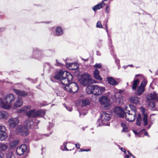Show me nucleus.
<instances>
[{
  "instance_id": "55",
  "label": "nucleus",
  "mask_w": 158,
  "mask_h": 158,
  "mask_svg": "<svg viewBox=\"0 0 158 158\" xmlns=\"http://www.w3.org/2000/svg\"><path fill=\"white\" fill-rule=\"evenodd\" d=\"M89 151V149H85L83 150L81 149L80 151H79V152H83V151Z\"/></svg>"
},
{
  "instance_id": "59",
  "label": "nucleus",
  "mask_w": 158,
  "mask_h": 158,
  "mask_svg": "<svg viewBox=\"0 0 158 158\" xmlns=\"http://www.w3.org/2000/svg\"><path fill=\"white\" fill-rule=\"evenodd\" d=\"M105 26L106 27V30L107 32H108V28H107V26L106 24H105Z\"/></svg>"
},
{
  "instance_id": "22",
  "label": "nucleus",
  "mask_w": 158,
  "mask_h": 158,
  "mask_svg": "<svg viewBox=\"0 0 158 158\" xmlns=\"http://www.w3.org/2000/svg\"><path fill=\"white\" fill-rule=\"evenodd\" d=\"M26 114L28 117H36V111L35 110H28L26 112Z\"/></svg>"
},
{
  "instance_id": "8",
  "label": "nucleus",
  "mask_w": 158,
  "mask_h": 158,
  "mask_svg": "<svg viewBox=\"0 0 158 158\" xmlns=\"http://www.w3.org/2000/svg\"><path fill=\"white\" fill-rule=\"evenodd\" d=\"M19 121L17 118H10L8 121L9 127L10 128L15 127L19 123Z\"/></svg>"
},
{
  "instance_id": "61",
  "label": "nucleus",
  "mask_w": 158,
  "mask_h": 158,
  "mask_svg": "<svg viewBox=\"0 0 158 158\" xmlns=\"http://www.w3.org/2000/svg\"><path fill=\"white\" fill-rule=\"evenodd\" d=\"M49 125L50 126H51V127H52L53 126V125L52 123H49Z\"/></svg>"
},
{
  "instance_id": "2",
  "label": "nucleus",
  "mask_w": 158,
  "mask_h": 158,
  "mask_svg": "<svg viewBox=\"0 0 158 158\" xmlns=\"http://www.w3.org/2000/svg\"><path fill=\"white\" fill-rule=\"evenodd\" d=\"M73 79L72 75L69 72L64 71L63 74V77L60 79L61 84L64 86L69 85V84L72 81Z\"/></svg>"
},
{
  "instance_id": "49",
  "label": "nucleus",
  "mask_w": 158,
  "mask_h": 158,
  "mask_svg": "<svg viewBox=\"0 0 158 158\" xmlns=\"http://www.w3.org/2000/svg\"><path fill=\"white\" fill-rule=\"evenodd\" d=\"M56 65L57 66H60L61 65V64L57 60H56Z\"/></svg>"
},
{
  "instance_id": "44",
  "label": "nucleus",
  "mask_w": 158,
  "mask_h": 158,
  "mask_svg": "<svg viewBox=\"0 0 158 158\" xmlns=\"http://www.w3.org/2000/svg\"><path fill=\"white\" fill-rule=\"evenodd\" d=\"M147 83V81H146L144 80L141 82V84L140 86L143 87L144 88H145Z\"/></svg>"
},
{
  "instance_id": "3",
  "label": "nucleus",
  "mask_w": 158,
  "mask_h": 158,
  "mask_svg": "<svg viewBox=\"0 0 158 158\" xmlns=\"http://www.w3.org/2000/svg\"><path fill=\"white\" fill-rule=\"evenodd\" d=\"M110 117L109 114L105 112H103L101 115V119L98 121V125H108L109 124L108 121L110 120Z\"/></svg>"
},
{
  "instance_id": "52",
  "label": "nucleus",
  "mask_w": 158,
  "mask_h": 158,
  "mask_svg": "<svg viewBox=\"0 0 158 158\" xmlns=\"http://www.w3.org/2000/svg\"><path fill=\"white\" fill-rule=\"evenodd\" d=\"M109 6H106V12L107 13H108L109 11Z\"/></svg>"
},
{
  "instance_id": "27",
  "label": "nucleus",
  "mask_w": 158,
  "mask_h": 158,
  "mask_svg": "<svg viewBox=\"0 0 158 158\" xmlns=\"http://www.w3.org/2000/svg\"><path fill=\"white\" fill-rule=\"evenodd\" d=\"M55 35L56 36L61 35L63 34V31L61 27H58L55 31Z\"/></svg>"
},
{
  "instance_id": "62",
  "label": "nucleus",
  "mask_w": 158,
  "mask_h": 158,
  "mask_svg": "<svg viewBox=\"0 0 158 158\" xmlns=\"http://www.w3.org/2000/svg\"><path fill=\"white\" fill-rule=\"evenodd\" d=\"M144 134L145 135L148 136V132H144Z\"/></svg>"
},
{
  "instance_id": "20",
  "label": "nucleus",
  "mask_w": 158,
  "mask_h": 158,
  "mask_svg": "<svg viewBox=\"0 0 158 158\" xmlns=\"http://www.w3.org/2000/svg\"><path fill=\"white\" fill-rule=\"evenodd\" d=\"M130 101L135 104H139V98L137 97H132L129 99Z\"/></svg>"
},
{
  "instance_id": "39",
  "label": "nucleus",
  "mask_w": 158,
  "mask_h": 158,
  "mask_svg": "<svg viewBox=\"0 0 158 158\" xmlns=\"http://www.w3.org/2000/svg\"><path fill=\"white\" fill-rule=\"evenodd\" d=\"M121 125L123 128L122 131H127L128 130V128L126 126L125 124L124 123H121Z\"/></svg>"
},
{
  "instance_id": "6",
  "label": "nucleus",
  "mask_w": 158,
  "mask_h": 158,
  "mask_svg": "<svg viewBox=\"0 0 158 158\" xmlns=\"http://www.w3.org/2000/svg\"><path fill=\"white\" fill-rule=\"evenodd\" d=\"M79 81L83 85H88L89 82L92 81L90 75L88 73H84L80 79Z\"/></svg>"
},
{
  "instance_id": "54",
  "label": "nucleus",
  "mask_w": 158,
  "mask_h": 158,
  "mask_svg": "<svg viewBox=\"0 0 158 158\" xmlns=\"http://www.w3.org/2000/svg\"><path fill=\"white\" fill-rule=\"evenodd\" d=\"M120 149L122 152H123L124 153H126V151L125 149L123 148H120Z\"/></svg>"
},
{
  "instance_id": "53",
  "label": "nucleus",
  "mask_w": 158,
  "mask_h": 158,
  "mask_svg": "<svg viewBox=\"0 0 158 158\" xmlns=\"http://www.w3.org/2000/svg\"><path fill=\"white\" fill-rule=\"evenodd\" d=\"M0 158H4V154L2 152H0Z\"/></svg>"
},
{
  "instance_id": "4",
  "label": "nucleus",
  "mask_w": 158,
  "mask_h": 158,
  "mask_svg": "<svg viewBox=\"0 0 158 158\" xmlns=\"http://www.w3.org/2000/svg\"><path fill=\"white\" fill-rule=\"evenodd\" d=\"M63 87L65 90L74 93L77 92L78 89V87L75 82L71 83V82L69 85L64 86Z\"/></svg>"
},
{
  "instance_id": "30",
  "label": "nucleus",
  "mask_w": 158,
  "mask_h": 158,
  "mask_svg": "<svg viewBox=\"0 0 158 158\" xmlns=\"http://www.w3.org/2000/svg\"><path fill=\"white\" fill-rule=\"evenodd\" d=\"M144 88L140 86L138 87L137 91L136 92V94L138 95H140L144 92Z\"/></svg>"
},
{
  "instance_id": "47",
  "label": "nucleus",
  "mask_w": 158,
  "mask_h": 158,
  "mask_svg": "<svg viewBox=\"0 0 158 158\" xmlns=\"http://www.w3.org/2000/svg\"><path fill=\"white\" fill-rule=\"evenodd\" d=\"M101 65L100 64H96L94 65V67L95 68H100L101 67Z\"/></svg>"
},
{
  "instance_id": "34",
  "label": "nucleus",
  "mask_w": 158,
  "mask_h": 158,
  "mask_svg": "<svg viewBox=\"0 0 158 158\" xmlns=\"http://www.w3.org/2000/svg\"><path fill=\"white\" fill-rule=\"evenodd\" d=\"M142 120L143 121V120L140 114H138L136 119V125L139 126H141Z\"/></svg>"
},
{
  "instance_id": "43",
  "label": "nucleus",
  "mask_w": 158,
  "mask_h": 158,
  "mask_svg": "<svg viewBox=\"0 0 158 158\" xmlns=\"http://www.w3.org/2000/svg\"><path fill=\"white\" fill-rule=\"evenodd\" d=\"M96 27L99 28H103V27L102 25L101 22L100 21H98V22L96 24Z\"/></svg>"
},
{
  "instance_id": "21",
  "label": "nucleus",
  "mask_w": 158,
  "mask_h": 158,
  "mask_svg": "<svg viewBox=\"0 0 158 158\" xmlns=\"http://www.w3.org/2000/svg\"><path fill=\"white\" fill-rule=\"evenodd\" d=\"M33 54L34 57L37 58L39 60L40 59L42 56V54L41 52L37 49L34 51Z\"/></svg>"
},
{
  "instance_id": "50",
  "label": "nucleus",
  "mask_w": 158,
  "mask_h": 158,
  "mask_svg": "<svg viewBox=\"0 0 158 158\" xmlns=\"http://www.w3.org/2000/svg\"><path fill=\"white\" fill-rule=\"evenodd\" d=\"M39 123V121L38 120H35V122H34L35 125V127H37V124Z\"/></svg>"
},
{
  "instance_id": "23",
  "label": "nucleus",
  "mask_w": 158,
  "mask_h": 158,
  "mask_svg": "<svg viewBox=\"0 0 158 158\" xmlns=\"http://www.w3.org/2000/svg\"><path fill=\"white\" fill-rule=\"evenodd\" d=\"M107 80L109 83L112 85H115L118 84V82L112 77H107Z\"/></svg>"
},
{
  "instance_id": "28",
  "label": "nucleus",
  "mask_w": 158,
  "mask_h": 158,
  "mask_svg": "<svg viewBox=\"0 0 158 158\" xmlns=\"http://www.w3.org/2000/svg\"><path fill=\"white\" fill-rule=\"evenodd\" d=\"M8 148L7 145L4 143L0 142V151H5Z\"/></svg>"
},
{
  "instance_id": "7",
  "label": "nucleus",
  "mask_w": 158,
  "mask_h": 158,
  "mask_svg": "<svg viewBox=\"0 0 158 158\" xmlns=\"http://www.w3.org/2000/svg\"><path fill=\"white\" fill-rule=\"evenodd\" d=\"M99 100L101 104L106 109H107L110 105V99L107 96H102L99 98Z\"/></svg>"
},
{
  "instance_id": "40",
  "label": "nucleus",
  "mask_w": 158,
  "mask_h": 158,
  "mask_svg": "<svg viewBox=\"0 0 158 158\" xmlns=\"http://www.w3.org/2000/svg\"><path fill=\"white\" fill-rule=\"evenodd\" d=\"M89 100L87 99L83 100L82 101V105L83 106H86L89 105Z\"/></svg>"
},
{
  "instance_id": "56",
  "label": "nucleus",
  "mask_w": 158,
  "mask_h": 158,
  "mask_svg": "<svg viewBox=\"0 0 158 158\" xmlns=\"http://www.w3.org/2000/svg\"><path fill=\"white\" fill-rule=\"evenodd\" d=\"M128 107L129 106H125V110H126V111H127V112H128V111H129L128 110H127V109L128 108Z\"/></svg>"
},
{
  "instance_id": "42",
  "label": "nucleus",
  "mask_w": 158,
  "mask_h": 158,
  "mask_svg": "<svg viewBox=\"0 0 158 158\" xmlns=\"http://www.w3.org/2000/svg\"><path fill=\"white\" fill-rule=\"evenodd\" d=\"M6 128L4 126L0 125V133L6 131Z\"/></svg>"
},
{
  "instance_id": "63",
  "label": "nucleus",
  "mask_w": 158,
  "mask_h": 158,
  "mask_svg": "<svg viewBox=\"0 0 158 158\" xmlns=\"http://www.w3.org/2000/svg\"><path fill=\"white\" fill-rule=\"evenodd\" d=\"M97 55H100V53L99 52H97Z\"/></svg>"
},
{
  "instance_id": "5",
  "label": "nucleus",
  "mask_w": 158,
  "mask_h": 158,
  "mask_svg": "<svg viewBox=\"0 0 158 158\" xmlns=\"http://www.w3.org/2000/svg\"><path fill=\"white\" fill-rule=\"evenodd\" d=\"M16 132L19 135L26 136L28 135L29 131L26 127L23 125H19L16 129Z\"/></svg>"
},
{
  "instance_id": "17",
  "label": "nucleus",
  "mask_w": 158,
  "mask_h": 158,
  "mask_svg": "<svg viewBox=\"0 0 158 158\" xmlns=\"http://www.w3.org/2000/svg\"><path fill=\"white\" fill-rule=\"evenodd\" d=\"M13 106L14 107H19L22 106L23 103L22 99L20 98H18L14 102Z\"/></svg>"
},
{
  "instance_id": "41",
  "label": "nucleus",
  "mask_w": 158,
  "mask_h": 158,
  "mask_svg": "<svg viewBox=\"0 0 158 158\" xmlns=\"http://www.w3.org/2000/svg\"><path fill=\"white\" fill-rule=\"evenodd\" d=\"M129 106L131 110L133 111V113L134 112L136 113V110L135 107L133 105L130 104L129 105Z\"/></svg>"
},
{
  "instance_id": "33",
  "label": "nucleus",
  "mask_w": 158,
  "mask_h": 158,
  "mask_svg": "<svg viewBox=\"0 0 158 158\" xmlns=\"http://www.w3.org/2000/svg\"><path fill=\"white\" fill-rule=\"evenodd\" d=\"M103 6V4L102 2L101 3H99L96 6L92 7L93 10L94 11H97V10H98L102 8V6Z\"/></svg>"
},
{
  "instance_id": "19",
  "label": "nucleus",
  "mask_w": 158,
  "mask_h": 158,
  "mask_svg": "<svg viewBox=\"0 0 158 158\" xmlns=\"http://www.w3.org/2000/svg\"><path fill=\"white\" fill-rule=\"evenodd\" d=\"M27 128L29 127L30 128H37V127H35V125L34 122L31 119H29L27 121L26 127Z\"/></svg>"
},
{
  "instance_id": "36",
  "label": "nucleus",
  "mask_w": 158,
  "mask_h": 158,
  "mask_svg": "<svg viewBox=\"0 0 158 158\" xmlns=\"http://www.w3.org/2000/svg\"><path fill=\"white\" fill-rule=\"evenodd\" d=\"M139 81L138 79H136L134 80L133 83L132 85V89L133 90L137 88V86L139 85Z\"/></svg>"
},
{
  "instance_id": "37",
  "label": "nucleus",
  "mask_w": 158,
  "mask_h": 158,
  "mask_svg": "<svg viewBox=\"0 0 158 158\" xmlns=\"http://www.w3.org/2000/svg\"><path fill=\"white\" fill-rule=\"evenodd\" d=\"M67 143H64L63 145L61 146V149L62 150L64 151L65 150L66 151H68L69 150H72V149H68L67 148L66 146H67Z\"/></svg>"
},
{
  "instance_id": "12",
  "label": "nucleus",
  "mask_w": 158,
  "mask_h": 158,
  "mask_svg": "<svg viewBox=\"0 0 158 158\" xmlns=\"http://www.w3.org/2000/svg\"><path fill=\"white\" fill-rule=\"evenodd\" d=\"M114 113L118 116L121 118L124 117L125 112L120 107H116L114 109Z\"/></svg>"
},
{
  "instance_id": "45",
  "label": "nucleus",
  "mask_w": 158,
  "mask_h": 158,
  "mask_svg": "<svg viewBox=\"0 0 158 158\" xmlns=\"http://www.w3.org/2000/svg\"><path fill=\"white\" fill-rule=\"evenodd\" d=\"M149 106L152 108H154L155 107V103L153 101H151L149 102Z\"/></svg>"
},
{
  "instance_id": "57",
  "label": "nucleus",
  "mask_w": 158,
  "mask_h": 158,
  "mask_svg": "<svg viewBox=\"0 0 158 158\" xmlns=\"http://www.w3.org/2000/svg\"><path fill=\"white\" fill-rule=\"evenodd\" d=\"M68 110L71 111L72 110V109L70 107L69 108H66Z\"/></svg>"
},
{
  "instance_id": "18",
  "label": "nucleus",
  "mask_w": 158,
  "mask_h": 158,
  "mask_svg": "<svg viewBox=\"0 0 158 158\" xmlns=\"http://www.w3.org/2000/svg\"><path fill=\"white\" fill-rule=\"evenodd\" d=\"M114 97L116 99V101L119 104H123V100L121 94L119 93H116L114 95Z\"/></svg>"
},
{
  "instance_id": "24",
  "label": "nucleus",
  "mask_w": 158,
  "mask_h": 158,
  "mask_svg": "<svg viewBox=\"0 0 158 158\" xmlns=\"http://www.w3.org/2000/svg\"><path fill=\"white\" fill-rule=\"evenodd\" d=\"M99 73V71L97 69H96L94 72L95 78L97 80L102 81V78L100 76Z\"/></svg>"
},
{
  "instance_id": "10",
  "label": "nucleus",
  "mask_w": 158,
  "mask_h": 158,
  "mask_svg": "<svg viewBox=\"0 0 158 158\" xmlns=\"http://www.w3.org/2000/svg\"><path fill=\"white\" fill-rule=\"evenodd\" d=\"M105 88L103 87L99 86L97 85H94L93 94L99 95L105 91Z\"/></svg>"
},
{
  "instance_id": "13",
  "label": "nucleus",
  "mask_w": 158,
  "mask_h": 158,
  "mask_svg": "<svg viewBox=\"0 0 158 158\" xmlns=\"http://www.w3.org/2000/svg\"><path fill=\"white\" fill-rule=\"evenodd\" d=\"M142 112V118L143 123L144 126L147 125L148 123V115L146 114L145 112L146 111V109L143 108L141 109Z\"/></svg>"
},
{
  "instance_id": "38",
  "label": "nucleus",
  "mask_w": 158,
  "mask_h": 158,
  "mask_svg": "<svg viewBox=\"0 0 158 158\" xmlns=\"http://www.w3.org/2000/svg\"><path fill=\"white\" fill-rule=\"evenodd\" d=\"M45 135L38 134L35 135L34 138L35 139L38 140L44 138Z\"/></svg>"
},
{
  "instance_id": "48",
  "label": "nucleus",
  "mask_w": 158,
  "mask_h": 158,
  "mask_svg": "<svg viewBox=\"0 0 158 158\" xmlns=\"http://www.w3.org/2000/svg\"><path fill=\"white\" fill-rule=\"evenodd\" d=\"M6 158H15V157L13 155L8 154L6 156Z\"/></svg>"
},
{
  "instance_id": "26",
  "label": "nucleus",
  "mask_w": 158,
  "mask_h": 158,
  "mask_svg": "<svg viewBox=\"0 0 158 158\" xmlns=\"http://www.w3.org/2000/svg\"><path fill=\"white\" fill-rule=\"evenodd\" d=\"M94 85L88 86L86 89V92L88 94H93Z\"/></svg>"
},
{
  "instance_id": "15",
  "label": "nucleus",
  "mask_w": 158,
  "mask_h": 158,
  "mask_svg": "<svg viewBox=\"0 0 158 158\" xmlns=\"http://www.w3.org/2000/svg\"><path fill=\"white\" fill-rule=\"evenodd\" d=\"M9 117L8 113L4 110H0V120H6Z\"/></svg>"
},
{
  "instance_id": "46",
  "label": "nucleus",
  "mask_w": 158,
  "mask_h": 158,
  "mask_svg": "<svg viewBox=\"0 0 158 158\" xmlns=\"http://www.w3.org/2000/svg\"><path fill=\"white\" fill-rule=\"evenodd\" d=\"M30 107L26 106L23 108V109H21L20 110V112H21L22 111H25L27 109H30Z\"/></svg>"
},
{
  "instance_id": "14",
  "label": "nucleus",
  "mask_w": 158,
  "mask_h": 158,
  "mask_svg": "<svg viewBox=\"0 0 158 158\" xmlns=\"http://www.w3.org/2000/svg\"><path fill=\"white\" fill-rule=\"evenodd\" d=\"M147 99L148 100H153L158 101V94L154 92L153 93L148 95L147 97Z\"/></svg>"
},
{
  "instance_id": "9",
  "label": "nucleus",
  "mask_w": 158,
  "mask_h": 158,
  "mask_svg": "<svg viewBox=\"0 0 158 158\" xmlns=\"http://www.w3.org/2000/svg\"><path fill=\"white\" fill-rule=\"evenodd\" d=\"M136 115V113H131L130 111H128V112L125 113L124 117L129 122H131L135 120Z\"/></svg>"
},
{
  "instance_id": "11",
  "label": "nucleus",
  "mask_w": 158,
  "mask_h": 158,
  "mask_svg": "<svg viewBox=\"0 0 158 158\" xmlns=\"http://www.w3.org/2000/svg\"><path fill=\"white\" fill-rule=\"evenodd\" d=\"M27 147L25 144L22 145L18 146L16 149V152L19 155H23L24 152L27 150Z\"/></svg>"
},
{
  "instance_id": "60",
  "label": "nucleus",
  "mask_w": 158,
  "mask_h": 158,
  "mask_svg": "<svg viewBox=\"0 0 158 158\" xmlns=\"http://www.w3.org/2000/svg\"><path fill=\"white\" fill-rule=\"evenodd\" d=\"M107 0H103L102 2V3L103 4V6H105V3L104 2L105 1H107Z\"/></svg>"
},
{
  "instance_id": "64",
  "label": "nucleus",
  "mask_w": 158,
  "mask_h": 158,
  "mask_svg": "<svg viewBox=\"0 0 158 158\" xmlns=\"http://www.w3.org/2000/svg\"><path fill=\"white\" fill-rule=\"evenodd\" d=\"M51 133H52V132H51V133H50V134H47V135H46V136H49V135H50V134H51Z\"/></svg>"
},
{
  "instance_id": "58",
  "label": "nucleus",
  "mask_w": 158,
  "mask_h": 158,
  "mask_svg": "<svg viewBox=\"0 0 158 158\" xmlns=\"http://www.w3.org/2000/svg\"><path fill=\"white\" fill-rule=\"evenodd\" d=\"M129 156L127 155H126L125 156L124 158H129Z\"/></svg>"
},
{
  "instance_id": "32",
  "label": "nucleus",
  "mask_w": 158,
  "mask_h": 158,
  "mask_svg": "<svg viewBox=\"0 0 158 158\" xmlns=\"http://www.w3.org/2000/svg\"><path fill=\"white\" fill-rule=\"evenodd\" d=\"M69 69L71 70H75L78 69V66L77 64L76 63H70L69 64Z\"/></svg>"
},
{
  "instance_id": "29",
  "label": "nucleus",
  "mask_w": 158,
  "mask_h": 158,
  "mask_svg": "<svg viewBox=\"0 0 158 158\" xmlns=\"http://www.w3.org/2000/svg\"><path fill=\"white\" fill-rule=\"evenodd\" d=\"M19 141L18 140H14L10 143V146L11 148H14L19 144Z\"/></svg>"
},
{
  "instance_id": "35",
  "label": "nucleus",
  "mask_w": 158,
  "mask_h": 158,
  "mask_svg": "<svg viewBox=\"0 0 158 158\" xmlns=\"http://www.w3.org/2000/svg\"><path fill=\"white\" fill-rule=\"evenodd\" d=\"M7 135L6 131L0 133V139L1 141L5 140L7 138Z\"/></svg>"
},
{
  "instance_id": "31",
  "label": "nucleus",
  "mask_w": 158,
  "mask_h": 158,
  "mask_svg": "<svg viewBox=\"0 0 158 158\" xmlns=\"http://www.w3.org/2000/svg\"><path fill=\"white\" fill-rule=\"evenodd\" d=\"M45 112L43 110H40L36 111V117H42L45 114Z\"/></svg>"
},
{
  "instance_id": "16",
  "label": "nucleus",
  "mask_w": 158,
  "mask_h": 158,
  "mask_svg": "<svg viewBox=\"0 0 158 158\" xmlns=\"http://www.w3.org/2000/svg\"><path fill=\"white\" fill-rule=\"evenodd\" d=\"M13 91L18 96L24 97L27 95V93L24 90H20L19 89H13Z\"/></svg>"
},
{
  "instance_id": "51",
  "label": "nucleus",
  "mask_w": 158,
  "mask_h": 158,
  "mask_svg": "<svg viewBox=\"0 0 158 158\" xmlns=\"http://www.w3.org/2000/svg\"><path fill=\"white\" fill-rule=\"evenodd\" d=\"M75 146L76 148H79L80 147V144L78 143H77L75 144Z\"/></svg>"
},
{
  "instance_id": "1",
  "label": "nucleus",
  "mask_w": 158,
  "mask_h": 158,
  "mask_svg": "<svg viewBox=\"0 0 158 158\" xmlns=\"http://www.w3.org/2000/svg\"><path fill=\"white\" fill-rule=\"evenodd\" d=\"M15 99L14 95L11 94H7L3 98H0V107L4 109L10 108Z\"/></svg>"
},
{
  "instance_id": "25",
  "label": "nucleus",
  "mask_w": 158,
  "mask_h": 158,
  "mask_svg": "<svg viewBox=\"0 0 158 158\" xmlns=\"http://www.w3.org/2000/svg\"><path fill=\"white\" fill-rule=\"evenodd\" d=\"M64 73V72L61 70L59 71L55 76V78L56 79L60 80V81L61 78L63 77Z\"/></svg>"
}]
</instances>
